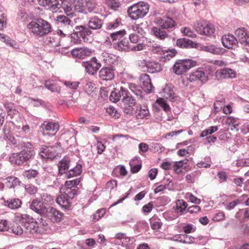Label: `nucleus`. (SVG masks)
Listing matches in <instances>:
<instances>
[{"label":"nucleus","mask_w":249,"mask_h":249,"mask_svg":"<svg viewBox=\"0 0 249 249\" xmlns=\"http://www.w3.org/2000/svg\"><path fill=\"white\" fill-rule=\"evenodd\" d=\"M27 28L30 34L37 37L47 35L52 29L51 23L42 18H38L30 21Z\"/></svg>","instance_id":"f257e3e1"},{"label":"nucleus","mask_w":249,"mask_h":249,"mask_svg":"<svg viewBox=\"0 0 249 249\" xmlns=\"http://www.w3.org/2000/svg\"><path fill=\"white\" fill-rule=\"evenodd\" d=\"M149 5L144 1H140L129 7L127 9L129 17L133 20H136L144 17L149 11Z\"/></svg>","instance_id":"f03ea898"},{"label":"nucleus","mask_w":249,"mask_h":249,"mask_svg":"<svg viewBox=\"0 0 249 249\" xmlns=\"http://www.w3.org/2000/svg\"><path fill=\"white\" fill-rule=\"evenodd\" d=\"M193 27L198 34L206 36H211L215 31L214 26L205 20L196 21L193 24Z\"/></svg>","instance_id":"7ed1b4c3"},{"label":"nucleus","mask_w":249,"mask_h":249,"mask_svg":"<svg viewBox=\"0 0 249 249\" xmlns=\"http://www.w3.org/2000/svg\"><path fill=\"white\" fill-rule=\"evenodd\" d=\"M91 31L84 25L77 26L75 31L71 35V42L75 44H80L85 41L86 36L91 35Z\"/></svg>","instance_id":"20e7f679"},{"label":"nucleus","mask_w":249,"mask_h":249,"mask_svg":"<svg viewBox=\"0 0 249 249\" xmlns=\"http://www.w3.org/2000/svg\"><path fill=\"white\" fill-rule=\"evenodd\" d=\"M196 65V61L192 59L177 60L172 67L173 72L177 75H182Z\"/></svg>","instance_id":"39448f33"},{"label":"nucleus","mask_w":249,"mask_h":249,"mask_svg":"<svg viewBox=\"0 0 249 249\" xmlns=\"http://www.w3.org/2000/svg\"><path fill=\"white\" fill-rule=\"evenodd\" d=\"M121 90L123 97L122 102L124 103V111L127 114L131 113L133 109V106L135 104V99L129 94L128 90L123 87H121Z\"/></svg>","instance_id":"423d86ee"},{"label":"nucleus","mask_w":249,"mask_h":249,"mask_svg":"<svg viewBox=\"0 0 249 249\" xmlns=\"http://www.w3.org/2000/svg\"><path fill=\"white\" fill-rule=\"evenodd\" d=\"M82 65L86 71L90 75L95 74L101 67V64L98 62L95 57H92L89 61L83 62Z\"/></svg>","instance_id":"0eeeda50"},{"label":"nucleus","mask_w":249,"mask_h":249,"mask_svg":"<svg viewBox=\"0 0 249 249\" xmlns=\"http://www.w3.org/2000/svg\"><path fill=\"white\" fill-rule=\"evenodd\" d=\"M41 128L43 136L51 137L57 133L59 128V125L58 123L50 122L42 124Z\"/></svg>","instance_id":"6e6552de"},{"label":"nucleus","mask_w":249,"mask_h":249,"mask_svg":"<svg viewBox=\"0 0 249 249\" xmlns=\"http://www.w3.org/2000/svg\"><path fill=\"white\" fill-rule=\"evenodd\" d=\"M21 151L20 152L27 161L33 158L35 155L34 148L30 142H23L21 144Z\"/></svg>","instance_id":"1a4fd4ad"},{"label":"nucleus","mask_w":249,"mask_h":249,"mask_svg":"<svg viewBox=\"0 0 249 249\" xmlns=\"http://www.w3.org/2000/svg\"><path fill=\"white\" fill-rule=\"evenodd\" d=\"M155 23L162 29H168L176 25V22L168 16H163L156 19Z\"/></svg>","instance_id":"9d476101"},{"label":"nucleus","mask_w":249,"mask_h":249,"mask_svg":"<svg viewBox=\"0 0 249 249\" xmlns=\"http://www.w3.org/2000/svg\"><path fill=\"white\" fill-rule=\"evenodd\" d=\"M92 51L87 47L76 48L71 51V55L74 58L85 59L91 55Z\"/></svg>","instance_id":"9b49d317"},{"label":"nucleus","mask_w":249,"mask_h":249,"mask_svg":"<svg viewBox=\"0 0 249 249\" xmlns=\"http://www.w3.org/2000/svg\"><path fill=\"white\" fill-rule=\"evenodd\" d=\"M45 216L47 217L52 222H58L62 220L63 213L53 207L48 208Z\"/></svg>","instance_id":"f8f14e48"},{"label":"nucleus","mask_w":249,"mask_h":249,"mask_svg":"<svg viewBox=\"0 0 249 249\" xmlns=\"http://www.w3.org/2000/svg\"><path fill=\"white\" fill-rule=\"evenodd\" d=\"M208 77L203 70L199 69L190 74L188 80L190 82L199 80L203 83L207 81Z\"/></svg>","instance_id":"ddd939ff"},{"label":"nucleus","mask_w":249,"mask_h":249,"mask_svg":"<svg viewBox=\"0 0 249 249\" xmlns=\"http://www.w3.org/2000/svg\"><path fill=\"white\" fill-rule=\"evenodd\" d=\"M30 208L36 213L44 216L48 211V208H47L45 205L38 199H34L33 200Z\"/></svg>","instance_id":"4468645a"},{"label":"nucleus","mask_w":249,"mask_h":249,"mask_svg":"<svg viewBox=\"0 0 249 249\" xmlns=\"http://www.w3.org/2000/svg\"><path fill=\"white\" fill-rule=\"evenodd\" d=\"M99 75L103 80H111L114 77V70L110 67H104L99 71Z\"/></svg>","instance_id":"2eb2a0df"},{"label":"nucleus","mask_w":249,"mask_h":249,"mask_svg":"<svg viewBox=\"0 0 249 249\" xmlns=\"http://www.w3.org/2000/svg\"><path fill=\"white\" fill-rule=\"evenodd\" d=\"M222 42L223 46L228 49H233L237 44V39L231 35L224 36L222 38Z\"/></svg>","instance_id":"dca6fc26"},{"label":"nucleus","mask_w":249,"mask_h":249,"mask_svg":"<svg viewBox=\"0 0 249 249\" xmlns=\"http://www.w3.org/2000/svg\"><path fill=\"white\" fill-rule=\"evenodd\" d=\"M56 148L55 146H46L42 148L40 155L42 158L53 160L56 156Z\"/></svg>","instance_id":"f3484780"},{"label":"nucleus","mask_w":249,"mask_h":249,"mask_svg":"<svg viewBox=\"0 0 249 249\" xmlns=\"http://www.w3.org/2000/svg\"><path fill=\"white\" fill-rule=\"evenodd\" d=\"M163 96L171 102H175L178 99V96L176 95L174 88L171 85H167L163 89Z\"/></svg>","instance_id":"a211bd4d"},{"label":"nucleus","mask_w":249,"mask_h":249,"mask_svg":"<svg viewBox=\"0 0 249 249\" xmlns=\"http://www.w3.org/2000/svg\"><path fill=\"white\" fill-rule=\"evenodd\" d=\"M140 81L142 83V87L146 92H151L152 91L153 87L150 77L148 74L146 73L142 74L140 77Z\"/></svg>","instance_id":"6ab92c4d"},{"label":"nucleus","mask_w":249,"mask_h":249,"mask_svg":"<svg viewBox=\"0 0 249 249\" xmlns=\"http://www.w3.org/2000/svg\"><path fill=\"white\" fill-rule=\"evenodd\" d=\"M148 107L145 105H138L136 109V116L138 119H148L149 116Z\"/></svg>","instance_id":"aec40b11"},{"label":"nucleus","mask_w":249,"mask_h":249,"mask_svg":"<svg viewBox=\"0 0 249 249\" xmlns=\"http://www.w3.org/2000/svg\"><path fill=\"white\" fill-rule=\"evenodd\" d=\"M56 201L61 208L66 210H69L71 207L70 199L65 195L63 194L62 192L56 198Z\"/></svg>","instance_id":"412c9836"},{"label":"nucleus","mask_w":249,"mask_h":249,"mask_svg":"<svg viewBox=\"0 0 249 249\" xmlns=\"http://www.w3.org/2000/svg\"><path fill=\"white\" fill-rule=\"evenodd\" d=\"M216 76H219L220 78H229L235 77V73L233 70L230 68H224L217 71Z\"/></svg>","instance_id":"4be33fe9"},{"label":"nucleus","mask_w":249,"mask_h":249,"mask_svg":"<svg viewBox=\"0 0 249 249\" xmlns=\"http://www.w3.org/2000/svg\"><path fill=\"white\" fill-rule=\"evenodd\" d=\"M25 231L26 233L30 234H34L35 233H38L39 226L38 223L36 221L31 220L27 223L25 224Z\"/></svg>","instance_id":"5701e85b"},{"label":"nucleus","mask_w":249,"mask_h":249,"mask_svg":"<svg viewBox=\"0 0 249 249\" xmlns=\"http://www.w3.org/2000/svg\"><path fill=\"white\" fill-rule=\"evenodd\" d=\"M176 44L178 46L181 48H196L198 46L196 43L185 38L178 39L177 40Z\"/></svg>","instance_id":"b1692460"},{"label":"nucleus","mask_w":249,"mask_h":249,"mask_svg":"<svg viewBox=\"0 0 249 249\" xmlns=\"http://www.w3.org/2000/svg\"><path fill=\"white\" fill-rule=\"evenodd\" d=\"M188 204L183 199H178L176 201V205L174 207L175 212L181 215L184 213Z\"/></svg>","instance_id":"393cba45"},{"label":"nucleus","mask_w":249,"mask_h":249,"mask_svg":"<svg viewBox=\"0 0 249 249\" xmlns=\"http://www.w3.org/2000/svg\"><path fill=\"white\" fill-rule=\"evenodd\" d=\"M60 37L57 34H53L46 39L47 44L52 47H55L60 45Z\"/></svg>","instance_id":"a878e982"},{"label":"nucleus","mask_w":249,"mask_h":249,"mask_svg":"<svg viewBox=\"0 0 249 249\" xmlns=\"http://www.w3.org/2000/svg\"><path fill=\"white\" fill-rule=\"evenodd\" d=\"M9 160L12 164L17 165H21L26 161L20 152L11 154Z\"/></svg>","instance_id":"bb28decb"},{"label":"nucleus","mask_w":249,"mask_h":249,"mask_svg":"<svg viewBox=\"0 0 249 249\" xmlns=\"http://www.w3.org/2000/svg\"><path fill=\"white\" fill-rule=\"evenodd\" d=\"M102 20L99 18L94 17L90 19L88 22L89 29L97 30L100 29L102 26Z\"/></svg>","instance_id":"cd10ccee"},{"label":"nucleus","mask_w":249,"mask_h":249,"mask_svg":"<svg viewBox=\"0 0 249 249\" xmlns=\"http://www.w3.org/2000/svg\"><path fill=\"white\" fill-rule=\"evenodd\" d=\"M116 48L120 51L128 52L130 51L131 46L127 38H123L118 42Z\"/></svg>","instance_id":"c85d7f7f"},{"label":"nucleus","mask_w":249,"mask_h":249,"mask_svg":"<svg viewBox=\"0 0 249 249\" xmlns=\"http://www.w3.org/2000/svg\"><path fill=\"white\" fill-rule=\"evenodd\" d=\"M150 227L153 230L158 231L162 225L160 219L157 215H154L149 219Z\"/></svg>","instance_id":"c756f323"},{"label":"nucleus","mask_w":249,"mask_h":249,"mask_svg":"<svg viewBox=\"0 0 249 249\" xmlns=\"http://www.w3.org/2000/svg\"><path fill=\"white\" fill-rule=\"evenodd\" d=\"M151 31L153 35L160 40H164L168 37V35L166 31L158 27L155 26L153 27Z\"/></svg>","instance_id":"7c9ffc66"},{"label":"nucleus","mask_w":249,"mask_h":249,"mask_svg":"<svg viewBox=\"0 0 249 249\" xmlns=\"http://www.w3.org/2000/svg\"><path fill=\"white\" fill-rule=\"evenodd\" d=\"M162 70L161 64L155 61H149L147 64V71L150 73H155Z\"/></svg>","instance_id":"2f4dec72"},{"label":"nucleus","mask_w":249,"mask_h":249,"mask_svg":"<svg viewBox=\"0 0 249 249\" xmlns=\"http://www.w3.org/2000/svg\"><path fill=\"white\" fill-rule=\"evenodd\" d=\"M22 201L18 198H14L4 201V205L11 209H18L21 206Z\"/></svg>","instance_id":"473e14b6"},{"label":"nucleus","mask_w":249,"mask_h":249,"mask_svg":"<svg viewBox=\"0 0 249 249\" xmlns=\"http://www.w3.org/2000/svg\"><path fill=\"white\" fill-rule=\"evenodd\" d=\"M203 50L206 52H210L214 54H221L224 53V50L223 48L217 47L213 45L204 46Z\"/></svg>","instance_id":"72a5a7b5"},{"label":"nucleus","mask_w":249,"mask_h":249,"mask_svg":"<svg viewBox=\"0 0 249 249\" xmlns=\"http://www.w3.org/2000/svg\"><path fill=\"white\" fill-rule=\"evenodd\" d=\"M82 172V166L80 164H77L74 168L71 169L66 173V176L68 178H72L74 176L79 175Z\"/></svg>","instance_id":"f704fd0d"},{"label":"nucleus","mask_w":249,"mask_h":249,"mask_svg":"<svg viewBox=\"0 0 249 249\" xmlns=\"http://www.w3.org/2000/svg\"><path fill=\"white\" fill-rule=\"evenodd\" d=\"M235 34L240 43L244 42V41L247 40V37H249V36L243 28L237 29L235 31Z\"/></svg>","instance_id":"c9c22d12"},{"label":"nucleus","mask_w":249,"mask_h":249,"mask_svg":"<svg viewBox=\"0 0 249 249\" xmlns=\"http://www.w3.org/2000/svg\"><path fill=\"white\" fill-rule=\"evenodd\" d=\"M4 107L5 108L8 116H10L11 118H13L14 116L18 114V111L16 110L14 107L13 104L8 103H6L4 105Z\"/></svg>","instance_id":"e433bc0d"},{"label":"nucleus","mask_w":249,"mask_h":249,"mask_svg":"<svg viewBox=\"0 0 249 249\" xmlns=\"http://www.w3.org/2000/svg\"><path fill=\"white\" fill-rule=\"evenodd\" d=\"M55 20L57 24L65 26L70 25L71 22V20L68 17L64 15L57 16Z\"/></svg>","instance_id":"4c0bfd02"},{"label":"nucleus","mask_w":249,"mask_h":249,"mask_svg":"<svg viewBox=\"0 0 249 249\" xmlns=\"http://www.w3.org/2000/svg\"><path fill=\"white\" fill-rule=\"evenodd\" d=\"M69 166V160L66 159L62 160L59 163V173L63 174L68 169Z\"/></svg>","instance_id":"58836bf2"},{"label":"nucleus","mask_w":249,"mask_h":249,"mask_svg":"<svg viewBox=\"0 0 249 249\" xmlns=\"http://www.w3.org/2000/svg\"><path fill=\"white\" fill-rule=\"evenodd\" d=\"M122 95V92L121 89L120 90H118L116 89L113 90L109 96V99L110 101L116 103L120 100Z\"/></svg>","instance_id":"ea45409f"},{"label":"nucleus","mask_w":249,"mask_h":249,"mask_svg":"<svg viewBox=\"0 0 249 249\" xmlns=\"http://www.w3.org/2000/svg\"><path fill=\"white\" fill-rule=\"evenodd\" d=\"M43 2L44 1H42ZM48 3V6L50 10L53 12H57L60 8L61 4L59 3L58 1H45Z\"/></svg>","instance_id":"a19ab883"},{"label":"nucleus","mask_w":249,"mask_h":249,"mask_svg":"<svg viewBox=\"0 0 249 249\" xmlns=\"http://www.w3.org/2000/svg\"><path fill=\"white\" fill-rule=\"evenodd\" d=\"M126 31L124 30L113 33L110 35V37L113 41L120 40L126 35Z\"/></svg>","instance_id":"79ce46f5"},{"label":"nucleus","mask_w":249,"mask_h":249,"mask_svg":"<svg viewBox=\"0 0 249 249\" xmlns=\"http://www.w3.org/2000/svg\"><path fill=\"white\" fill-rule=\"evenodd\" d=\"M63 190L64 192L62 194L65 195L69 199H72L77 194V190L74 188L65 187Z\"/></svg>","instance_id":"37998d69"},{"label":"nucleus","mask_w":249,"mask_h":249,"mask_svg":"<svg viewBox=\"0 0 249 249\" xmlns=\"http://www.w3.org/2000/svg\"><path fill=\"white\" fill-rule=\"evenodd\" d=\"M39 229L38 233H42L44 232L48 229V224L46 220L41 218L38 223Z\"/></svg>","instance_id":"c03bdc74"},{"label":"nucleus","mask_w":249,"mask_h":249,"mask_svg":"<svg viewBox=\"0 0 249 249\" xmlns=\"http://www.w3.org/2000/svg\"><path fill=\"white\" fill-rule=\"evenodd\" d=\"M184 198L190 202L196 204H199L201 202V200L195 196H194L192 193L188 192L185 194Z\"/></svg>","instance_id":"a18cd8bd"},{"label":"nucleus","mask_w":249,"mask_h":249,"mask_svg":"<svg viewBox=\"0 0 249 249\" xmlns=\"http://www.w3.org/2000/svg\"><path fill=\"white\" fill-rule=\"evenodd\" d=\"M156 103L158 104L160 107L162 108L165 111L168 112L170 111L171 108L169 105L166 102L163 98H158L156 101Z\"/></svg>","instance_id":"49530a36"},{"label":"nucleus","mask_w":249,"mask_h":249,"mask_svg":"<svg viewBox=\"0 0 249 249\" xmlns=\"http://www.w3.org/2000/svg\"><path fill=\"white\" fill-rule=\"evenodd\" d=\"M218 130V127L217 126H212L209 127L207 129L202 131L200 134V137L202 138L209 134H212L213 133L216 132Z\"/></svg>","instance_id":"de8ad7c7"},{"label":"nucleus","mask_w":249,"mask_h":249,"mask_svg":"<svg viewBox=\"0 0 249 249\" xmlns=\"http://www.w3.org/2000/svg\"><path fill=\"white\" fill-rule=\"evenodd\" d=\"M38 174V172L36 170H29L25 171L23 173V175L28 179H31L36 178Z\"/></svg>","instance_id":"09e8293b"},{"label":"nucleus","mask_w":249,"mask_h":249,"mask_svg":"<svg viewBox=\"0 0 249 249\" xmlns=\"http://www.w3.org/2000/svg\"><path fill=\"white\" fill-rule=\"evenodd\" d=\"M3 133L4 135V139L9 141L13 144H16V140H15L12 133L8 130L3 129Z\"/></svg>","instance_id":"8fccbe9b"},{"label":"nucleus","mask_w":249,"mask_h":249,"mask_svg":"<svg viewBox=\"0 0 249 249\" xmlns=\"http://www.w3.org/2000/svg\"><path fill=\"white\" fill-rule=\"evenodd\" d=\"M17 218L21 222L24 223V224L33 220L31 216L25 214H19L17 216Z\"/></svg>","instance_id":"3c124183"},{"label":"nucleus","mask_w":249,"mask_h":249,"mask_svg":"<svg viewBox=\"0 0 249 249\" xmlns=\"http://www.w3.org/2000/svg\"><path fill=\"white\" fill-rule=\"evenodd\" d=\"M63 83L67 88L71 89H77L79 85V82L77 81H65Z\"/></svg>","instance_id":"603ef678"},{"label":"nucleus","mask_w":249,"mask_h":249,"mask_svg":"<svg viewBox=\"0 0 249 249\" xmlns=\"http://www.w3.org/2000/svg\"><path fill=\"white\" fill-rule=\"evenodd\" d=\"M181 33L183 34L184 36H188L191 37H196V35L194 33L193 31L190 28L184 27L181 29Z\"/></svg>","instance_id":"864d4df0"},{"label":"nucleus","mask_w":249,"mask_h":249,"mask_svg":"<svg viewBox=\"0 0 249 249\" xmlns=\"http://www.w3.org/2000/svg\"><path fill=\"white\" fill-rule=\"evenodd\" d=\"M45 86L46 88L52 92H57L60 90V88L56 85L52 84L50 81H46Z\"/></svg>","instance_id":"5fc2aeb1"},{"label":"nucleus","mask_w":249,"mask_h":249,"mask_svg":"<svg viewBox=\"0 0 249 249\" xmlns=\"http://www.w3.org/2000/svg\"><path fill=\"white\" fill-rule=\"evenodd\" d=\"M45 205L51 204L53 201L52 196L48 194H43L41 201Z\"/></svg>","instance_id":"6e6d98bb"},{"label":"nucleus","mask_w":249,"mask_h":249,"mask_svg":"<svg viewBox=\"0 0 249 249\" xmlns=\"http://www.w3.org/2000/svg\"><path fill=\"white\" fill-rule=\"evenodd\" d=\"M4 42H5L7 45H9L11 47L15 49H17L18 47V45L17 42L7 36L4 40Z\"/></svg>","instance_id":"4d7b16f0"},{"label":"nucleus","mask_w":249,"mask_h":249,"mask_svg":"<svg viewBox=\"0 0 249 249\" xmlns=\"http://www.w3.org/2000/svg\"><path fill=\"white\" fill-rule=\"evenodd\" d=\"M106 4L109 8L114 10H116L120 5L118 1H106Z\"/></svg>","instance_id":"13d9d810"},{"label":"nucleus","mask_w":249,"mask_h":249,"mask_svg":"<svg viewBox=\"0 0 249 249\" xmlns=\"http://www.w3.org/2000/svg\"><path fill=\"white\" fill-rule=\"evenodd\" d=\"M80 182L79 178H76L73 180L66 181L65 183V187L72 188V187L77 186Z\"/></svg>","instance_id":"bf43d9fd"},{"label":"nucleus","mask_w":249,"mask_h":249,"mask_svg":"<svg viewBox=\"0 0 249 249\" xmlns=\"http://www.w3.org/2000/svg\"><path fill=\"white\" fill-rule=\"evenodd\" d=\"M74 10L76 12L82 13L83 12V2L81 1H74Z\"/></svg>","instance_id":"052dcab7"},{"label":"nucleus","mask_w":249,"mask_h":249,"mask_svg":"<svg viewBox=\"0 0 249 249\" xmlns=\"http://www.w3.org/2000/svg\"><path fill=\"white\" fill-rule=\"evenodd\" d=\"M106 213V210L104 208L98 210L96 213L93 215V219L96 220H99Z\"/></svg>","instance_id":"680f3d73"},{"label":"nucleus","mask_w":249,"mask_h":249,"mask_svg":"<svg viewBox=\"0 0 249 249\" xmlns=\"http://www.w3.org/2000/svg\"><path fill=\"white\" fill-rule=\"evenodd\" d=\"M225 218V215L224 213L223 212H218L214 214L213 220L214 221H220L224 220Z\"/></svg>","instance_id":"e2e57ef3"},{"label":"nucleus","mask_w":249,"mask_h":249,"mask_svg":"<svg viewBox=\"0 0 249 249\" xmlns=\"http://www.w3.org/2000/svg\"><path fill=\"white\" fill-rule=\"evenodd\" d=\"M12 231L16 235H21L23 233V230L21 227L16 224L12 226Z\"/></svg>","instance_id":"0e129e2a"},{"label":"nucleus","mask_w":249,"mask_h":249,"mask_svg":"<svg viewBox=\"0 0 249 249\" xmlns=\"http://www.w3.org/2000/svg\"><path fill=\"white\" fill-rule=\"evenodd\" d=\"M121 23V19L117 18L115 21L111 22L108 23L107 26V29H111L113 28H116Z\"/></svg>","instance_id":"69168bd1"},{"label":"nucleus","mask_w":249,"mask_h":249,"mask_svg":"<svg viewBox=\"0 0 249 249\" xmlns=\"http://www.w3.org/2000/svg\"><path fill=\"white\" fill-rule=\"evenodd\" d=\"M107 112L111 116H113L115 118H118L120 116L117 110L113 107H109L107 109Z\"/></svg>","instance_id":"338daca9"},{"label":"nucleus","mask_w":249,"mask_h":249,"mask_svg":"<svg viewBox=\"0 0 249 249\" xmlns=\"http://www.w3.org/2000/svg\"><path fill=\"white\" fill-rule=\"evenodd\" d=\"M117 186V182L115 180H111L108 181L106 184L107 189L110 191Z\"/></svg>","instance_id":"774afa93"}]
</instances>
